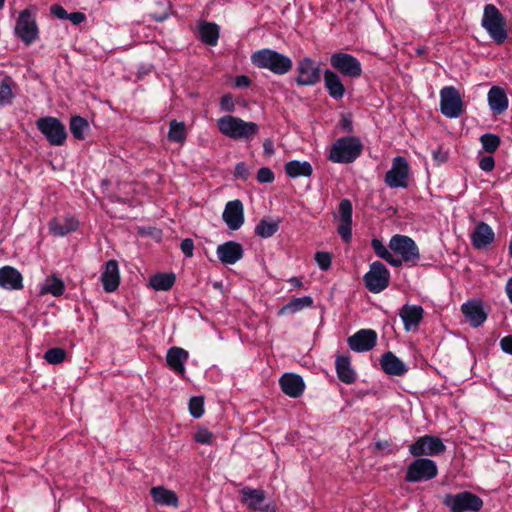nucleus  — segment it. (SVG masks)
Instances as JSON below:
<instances>
[{
    "label": "nucleus",
    "instance_id": "5701e85b",
    "mask_svg": "<svg viewBox=\"0 0 512 512\" xmlns=\"http://www.w3.org/2000/svg\"><path fill=\"white\" fill-rule=\"evenodd\" d=\"M101 282L105 292L111 293L117 290L120 284V273L116 260L106 262L105 269L101 274Z\"/></svg>",
    "mask_w": 512,
    "mask_h": 512
},
{
    "label": "nucleus",
    "instance_id": "6ab92c4d",
    "mask_svg": "<svg viewBox=\"0 0 512 512\" xmlns=\"http://www.w3.org/2000/svg\"><path fill=\"white\" fill-rule=\"evenodd\" d=\"M377 341V333L372 329H361L348 338L351 350L362 353L371 350Z\"/></svg>",
    "mask_w": 512,
    "mask_h": 512
},
{
    "label": "nucleus",
    "instance_id": "39448f33",
    "mask_svg": "<svg viewBox=\"0 0 512 512\" xmlns=\"http://www.w3.org/2000/svg\"><path fill=\"white\" fill-rule=\"evenodd\" d=\"M389 249L397 255L395 257L400 262V266L403 263L415 266L420 259L418 246L412 238L406 235H393L389 241Z\"/></svg>",
    "mask_w": 512,
    "mask_h": 512
},
{
    "label": "nucleus",
    "instance_id": "20e7f679",
    "mask_svg": "<svg viewBox=\"0 0 512 512\" xmlns=\"http://www.w3.org/2000/svg\"><path fill=\"white\" fill-rule=\"evenodd\" d=\"M219 131L231 139H249L257 134L259 128L254 122H246L241 118L225 115L217 120Z\"/></svg>",
    "mask_w": 512,
    "mask_h": 512
},
{
    "label": "nucleus",
    "instance_id": "cd10ccee",
    "mask_svg": "<svg viewBox=\"0 0 512 512\" xmlns=\"http://www.w3.org/2000/svg\"><path fill=\"white\" fill-rule=\"evenodd\" d=\"M324 85L326 90L328 91L329 96L336 100L340 101L343 99L345 95V87L342 83L340 76L331 71L329 69L324 71Z\"/></svg>",
    "mask_w": 512,
    "mask_h": 512
},
{
    "label": "nucleus",
    "instance_id": "09e8293b",
    "mask_svg": "<svg viewBox=\"0 0 512 512\" xmlns=\"http://www.w3.org/2000/svg\"><path fill=\"white\" fill-rule=\"evenodd\" d=\"M314 258L321 270L326 271L330 268L332 259L328 252H317Z\"/></svg>",
    "mask_w": 512,
    "mask_h": 512
},
{
    "label": "nucleus",
    "instance_id": "aec40b11",
    "mask_svg": "<svg viewBox=\"0 0 512 512\" xmlns=\"http://www.w3.org/2000/svg\"><path fill=\"white\" fill-rule=\"evenodd\" d=\"M241 501L251 510L263 512H274L270 505H262L265 500V492L262 489L244 487L241 490Z\"/></svg>",
    "mask_w": 512,
    "mask_h": 512
},
{
    "label": "nucleus",
    "instance_id": "13d9d810",
    "mask_svg": "<svg viewBox=\"0 0 512 512\" xmlns=\"http://www.w3.org/2000/svg\"><path fill=\"white\" fill-rule=\"evenodd\" d=\"M235 175L239 176V177H241L243 179L247 178V176H248V169H247L245 163L240 162V163H238L236 165V167H235Z\"/></svg>",
    "mask_w": 512,
    "mask_h": 512
},
{
    "label": "nucleus",
    "instance_id": "69168bd1",
    "mask_svg": "<svg viewBox=\"0 0 512 512\" xmlns=\"http://www.w3.org/2000/svg\"><path fill=\"white\" fill-rule=\"evenodd\" d=\"M289 282L292 284L293 287H300L302 285V281L298 277H291L289 279Z\"/></svg>",
    "mask_w": 512,
    "mask_h": 512
},
{
    "label": "nucleus",
    "instance_id": "c9c22d12",
    "mask_svg": "<svg viewBox=\"0 0 512 512\" xmlns=\"http://www.w3.org/2000/svg\"><path fill=\"white\" fill-rule=\"evenodd\" d=\"M285 172L290 178L310 177L313 168L308 161L292 160L285 164Z\"/></svg>",
    "mask_w": 512,
    "mask_h": 512
},
{
    "label": "nucleus",
    "instance_id": "4c0bfd02",
    "mask_svg": "<svg viewBox=\"0 0 512 512\" xmlns=\"http://www.w3.org/2000/svg\"><path fill=\"white\" fill-rule=\"evenodd\" d=\"M64 291V282L56 275L48 276L40 285L39 290L41 295L51 294L54 297L63 295Z\"/></svg>",
    "mask_w": 512,
    "mask_h": 512
},
{
    "label": "nucleus",
    "instance_id": "473e14b6",
    "mask_svg": "<svg viewBox=\"0 0 512 512\" xmlns=\"http://www.w3.org/2000/svg\"><path fill=\"white\" fill-rule=\"evenodd\" d=\"M150 493L153 501L157 505L171 507L178 506V497L172 490H169L163 486H156L151 489Z\"/></svg>",
    "mask_w": 512,
    "mask_h": 512
},
{
    "label": "nucleus",
    "instance_id": "a18cd8bd",
    "mask_svg": "<svg viewBox=\"0 0 512 512\" xmlns=\"http://www.w3.org/2000/svg\"><path fill=\"white\" fill-rule=\"evenodd\" d=\"M194 440L200 444L213 445L216 441V437L207 428L200 427L194 434Z\"/></svg>",
    "mask_w": 512,
    "mask_h": 512
},
{
    "label": "nucleus",
    "instance_id": "680f3d73",
    "mask_svg": "<svg viewBox=\"0 0 512 512\" xmlns=\"http://www.w3.org/2000/svg\"><path fill=\"white\" fill-rule=\"evenodd\" d=\"M263 151L266 156H271L274 153V146L270 140L263 143Z\"/></svg>",
    "mask_w": 512,
    "mask_h": 512
},
{
    "label": "nucleus",
    "instance_id": "f8f14e48",
    "mask_svg": "<svg viewBox=\"0 0 512 512\" xmlns=\"http://www.w3.org/2000/svg\"><path fill=\"white\" fill-rule=\"evenodd\" d=\"M331 66L343 76L359 78L362 75V66L359 60L351 54L337 52L330 57Z\"/></svg>",
    "mask_w": 512,
    "mask_h": 512
},
{
    "label": "nucleus",
    "instance_id": "c03bdc74",
    "mask_svg": "<svg viewBox=\"0 0 512 512\" xmlns=\"http://www.w3.org/2000/svg\"><path fill=\"white\" fill-rule=\"evenodd\" d=\"M480 142L486 152L493 153L498 149L501 141L497 135L487 133L481 136Z\"/></svg>",
    "mask_w": 512,
    "mask_h": 512
},
{
    "label": "nucleus",
    "instance_id": "7c9ffc66",
    "mask_svg": "<svg viewBox=\"0 0 512 512\" xmlns=\"http://www.w3.org/2000/svg\"><path fill=\"white\" fill-rule=\"evenodd\" d=\"M22 280V275L17 269L11 266L0 268V287L7 290H18L23 286Z\"/></svg>",
    "mask_w": 512,
    "mask_h": 512
},
{
    "label": "nucleus",
    "instance_id": "e2e57ef3",
    "mask_svg": "<svg viewBox=\"0 0 512 512\" xmlns=\"http://www.w3.org/2000/svg\"><path fill=\"white\" fill-rule=\"evenodd\" d=\"M433 158L441 163L446 161L447 154L439 148L438 150L433 151Z\"/></svg>",
    "mask_w": 512,
    "mask_h": 512
},
{
    "label": "nucleus",
    "instance_id": "37998d69",
    "mask_svg": "<svg viewBox=\"0 0 512 512\" xmlns=\"http://www.w3.org/2000/svg\"><path fill=\"white\" fill-rule=\"evenodd\" d=\"M12 81L10 78L3 79L0 83V105H8L13 98Z\"/></svg>",
    "mask_w": 512,
    "mask_h": 512
},
{
    "label": "nucleus",
    "instance_id": "b1692460",
    "mask_svg": "<svg viewBox=\"0 0 512 512\" xmlns=\"http://www.w3.org/2000/svg\"><path fill=\"white\" fill-rule=\"evenodd\" d=\"M423 314L424 310L421 306L409 304H405L399 312V316L403 321L406 331L417 329L423 318Z\"/></svg>",
    "mask_w": 512,
    "mask_h": 512
},
{
    "label": "nucleus",
    "instance_id": "412c9836",
    "mask_svg": "<svg viewBox=\"0 0 512 512\" xmlns=\"http://www.w3.org/2000/svg\"><path fill=\"white\" fill-rule=\"evenodd\" d=\"M219 261L224 265H234L242 259L244 251L240 243L228 241L220 244L216 249Z\"/></svg>",
    "mask_w": 512,
    "mask_h": 512
},
{
    "label": "nucleus",
    "instance_id": "f3484780",
    "mask_svg": "<svg viewBox=\"0 0 512 512\" xmlns=\"http://www.w3.org/2000/svg\"><path fill=\"white\" fill-rule=\"evenodd\" d=\"M222 219L230 230L240 229L244 223L243 203L238 199L228 201L224 207Z\"/></svg>",
    "mask_w": 512,
    "mask_h": 512
},
{
    "label": "nucleus",
    "instance_id": "4468645a",
    "mask_svg": "<svg viewBox=\"0 0 512 512\" xmlns=\"http://www.w3.org/2000/svg\"><path fill=\"white\" fill-rule=\"evenodd\" d=\"M295 81L299 86H314L321 79L320 66L310 57H305L297 63Z\"/></svg>",
    "mask_w": 512,
    "mask_h": 512
},
{
    "label": "nucleus",
    "instance_id": "a19ab883",
    "mask_svg": "<svg viewBox=\"0 0 512 512\" xmlns=\"http://www.w3.org/2000/svg\"><path fill=\"white\" fill-rule=\"evenodd\" d=\"M187 137V129L184 122L172 120L169 124L168 139L171 142L183 144Z\"/></svg>",
    "mask_w": 512,
    "mask_h": 512
},
{
    "label": "nucleus",
    "instance_id": "2eb2a0df",
    "mask_svg": "<svg viewBox=\"0 0 512 512\" xmlns=\"http://www.w3.org/2000/svg\"><path fill=\"white\" fill-rule=\"evenodd\" d=\"M446 447L442 440L437 436H429L425 435L419 437L412 445L409 447V452L413 456H435L443 453Z\"/></svg>",
    "mask_w": 512,
    "mask_h": 512
},
{
    "label": "nucleus",
    "instance_id": "3c124183",
    "mask_svg": "<svg viewBox=\"0 0 512 512\" xmlns=\"http://www.w3.org/2000/svg\"><path fill=\"white\" fill-rule=\"evenodd\" d=\"M220 110L223 112H234L235 103L230 94H225L220 99Z\"/></svg>",
    "mask_w": 512,
    "mask_h": 512
},
{
    "label": "nucleus",
    "instance_id": "a878e982",
    "mask_svg": "<svg viewBox=\"0 0 512 512\" xmlns=\"http://www.w3.org/2000/svg\"><path fill=\"white\" fill-rule=\"evenodd\" d=\"M189 357L188 352L180 347H171L167 351L166 361L171 370L183 377L185 375V362Z\"/></svg>",
    "mask_w": 512,
    "mask_h": 512
},
{
    "label": "nucleus",
    "instance_id": "ddd939ff",
    "mask_svg": "<svg viewBox=\"0 0 512 512\" xmlns=\"http://www.w3.org/2000/svg\"><path fill=\"white\" fill-rule=\"evenodd\" d=\"M409 164L402 156L393 158L392 166L385 174V183L390 188H406L408 185Z\"/></svg>",
    "mask_w": 512,
    "mask_h": 512
},
{
    "label": "nucleus",
    "instance_id": "603ef678",
    "mask_svg": "<svg viewBox=\"0 0 512 512\" xmlns=\"http://www.w3.org/2000/svg\"><path fill=\"white\" fill-rule=\"evenodd\" d=\"M180 249L186 257L191 258L193 256V251H194L193 240L190 238H186V239L182 240V242L180 244Z\"/></svg>",
    "mask_w": 512,
    "mask_h": 512
},
{
    "label": "nucleus",
    "instance_id": "c85d7f7f",
    "mask_svg": "<svg viewBox=\"0 0 512 512\" xmlns=\"http://www.w3.org/2000/svg\"><path fill=\"white\" fill-rule=\"evenodd\" d=\"M488 104L491 111L499 115L507 110L509 101L503 88L492 86L487 95Z\"/></svg>",
    "mask_w": 512,
    "mask_h": 512
},
{
    "label": "nucleus",
    "instance_id": "f704fd0d",
    "mask_svg": "<svg viewBox=\"0 0 512 512\" xmlns=\"http://www.w3.org/2000/svg\"><path fill=\"white\" fill-rule=\"evenodd\" d=\"M313 306V299L311 296H303L291 299L286 305L282 306L278 315H288L295 314L297 312L302 311L305 308H310Z\"/></svg>",
    "mask_w": 512,
    "mask_h": 512
},
{
    "label": "nucleus",
    "instance_id": "ea45409f",
    "mask_svg": "<svg viewBox=\"0 0 512 512\" xmlns=\"http://www.w3.org/2000/svg\"><path fill=\"white\" fill-rule=\"evenodd\" d=\"M371 246L375 252V254L388 262L393 267H400V262L396 259V257L393 255L392 251L387 248L381 240L374 238L371 241Z\"/></svg>",
    "mask_w": 512,
    "mask_h": 512
},
{
    "label": "nucleus",
    "instance_id": "6e6552de",
    "mask_svg": "<svg viewBox=\"0 0 512 512\" xmlns=\"http://www.w3.org/2000/svg\"><path fill=\"white\" fill-rule=\"evenodd\" d=\"M363 281L368 291L374 294L381 293L389 286L390 271L382 262L375 261L370 264Z\"/></svg>",
    "mask_w": 512,
    "mask_h": 512
},
{
    "label": "nucleus",
    "instance_id": "2f4dec72",
    "mask_svg": "<svg viewBox=\"0 0 512 512\" xmlns=\"http://www.w3.org/2000/svg\"><path fill=\"white\" fill-rule=\"evenodd\" d=\"M78 220L71 215H66L63 220L52 219L48 228L51 234L55 236H65L78 228Z\"/></svg>",
    "mask_w": 512,
    "mask_h": 512
},
{
    "label": "nucleus",
    "instance_id": "e433bc0d",
    "mask_svg": "<svg viewBox=\"0 0 512 512\" xmlns=\"http://www.w3.org/2000/svg\"><path fill=\"white\" fill-rule=\"evenodd\" d=\"M280 222L279 218H262L255 226L254 233L263 239L270 238L279 230Z\"/></svg>",
    "mask_w": 512,
    "mask_h": 512
},
{
    "label": "nucleus",
    "instance_id": "393cba45",
    "mask_svg": "<svg viewBox=\"0 0 512 512\" xmlns=\"http://www.w3.org/2000/svg\"><path fill=\"white\" fill-rule=\"evenodd\" d=\"M461 311L473 327H479L487 319L482 303L478 300L467 301L462 305Z\"/></svg>",
    "mask_w": 512,
    "mask_h": 512
},
{
    "label": "nucleus",
    "instance_id": "052dcab7",
    "mask_svg": "<svg viewBox=\"0 0 512 512\" xmlns=\"http://www.w3.org/2000/svg\"><path fill=\"white\" fill-rule=\"evenodd\" d=\"M235 85L237 87H248L250 85V79L245 75L237 76L235 79Z\"/></svg>",
    "mask_w": 512,
    "mask_h": 512
},
{
    "label": "nucleus",
    "instance_id": "338daca9",
    "mask_svg": "<svg viewBox=\"0 0 512 512\" xmlns=\"http://www.w3.org/2000/svg\"><path fill=\"white\" fill-rule=\"evenodd\" d=\"M4 4H5V0H0V9H2L4 7Z\"/></svg>",
    "mask_w": 512,
    "mask_h": 512
},
{
    "label": "nucleus",
    "instance_id": "bb28decb",
    "mask_svg": "<svg viewBox=\"0 0 512 512\" xmlns=\"http://www.w3.org/2000/svg\"><path fill=\"white\" fill-rule=\"evenodd\" d=\"M380 366L382 370L392 376H402L407 372V366L394 353L388 351L381 356Z\"/></svg>",
    "mask_w": 512,
    "mask_h": 512
},
{
    "label": "nucleus",
    "instance_id": "58836bf2",
    "mask_svg": "<svg viewBox=\"0 0 512 512\" xmlns=\"http://www.w3.org/2000/svg\"><path fill=\"white\" fill-rule=\"evenodd\" d=\"M176 281L174 273H156L150 277L149 285L155 291H168Z\"/></svg>",
    "mask_w": 512,
    "mask_h": 512
},
{
    "label": "nucleus",
    "instance_id": "864d4df0",
    "mask_svg": "<svg viewBox=\"0 0 512 512\" xmlns=\"http://www.w3.org/2000/svg\"><path fill=\"white\" fill-rule=\"evenodd\" d=\"M495 166V161L492 156H484L479 161V167L485 172H490Z\"/></svg>",
    "mask_w": 512,
    "mask_h": 512
},
{
    "label": "nucleus",
    "instance_id": "4d7b16f0",
    "mask_svg": "<svg viewBox=\"0 0 512 512\" xmlns=\"http://www.w3.org/2000/svg\"><path fill=\"white\" fill-rule=\"evenodd\" d=\"M67 19L70 20L74 25H79L85 21L86 17L81 12H73L68 13Z\"/></svg>",
    "mask_w": 512,
    "mask_h": 512
},
{
    "label": "nucleus",
    "instance_id": "79ce46f5",
    "mask_svg": "<svg viewBox=\"0 0 512 512\" xmlns=\"http://www.w3.org/2000/svg\"><path fill=\"white\" fill-rule=\"evenodd\" d=\"M89 129V124L86 119L81 116H73L70 119V131L73 137L77 140H83L86 132Z\"/></svg>",
    "mask_w": 512,
    "mask_h": 512
},
{
    "label": "nucleus",
    "instance_id": "a211bd4d",
    "mask_svg": "<svg viewBox=\"0 0 512 512\" xmlns=\"http://www.w3.org/2000/svg\"><path fill=\"white\" fill-rule=\"evenodd\" d=\"M352 203L349 199H342L339 203V225L338 234L345 243L352 238Z\"/></svg>",
    "mask_w": 512,
    "mask_h": 512
},
{
    "label": "nucleus",
    "instance_id": "9b49d317",
    "mask_svg": "<svg viewBox=\"0 0 512 512\" xmlns=\"http://www.w3.org/2000/svg\"><path fill=\"white\" fill-rule=\"evenodd\" d=\"M463 102L458 90L446 86L440 91V110L448 118H457L462 114Z\"/></svg>",
    "mask_w": 512,
    "mask_h": 512
},
{
    "label": "nucleus",
    "instance_id": "bf43d9fd",
    "mask_svg": "<svg viewBox=\"0 0 512 512\" xmlns=\"http://www.w3.org/2000/svg\"><path fill=\"white\" fill-rule=\"evenodd\" d=\"M341 128L346 132H352L353 130V124L349 117L343 116L340 121Z\"/></svg>",
    "mask_w": 512,
    "mask_h": 512
},
{
    "label": "nucleus",
    "instance_id": "5fc2aeb1",
    "mask_svg": "<svg viewBox=\"0 0 512 512\" xmlns=\"http://www.w3.org/2000/svg\"><path fill=\"white\" fill-rule=\"evenodd\" d=\"M50 12L52 15L61 20H66L68 17V12L61 5L58 4L52 5L50 8Z\"/></svg>",
    "mask_w": 512,
    "mask_h": 512
},
{
    "label": "nucleus",
    "instance_id": "423d86ee",
    "mask_svg": "<svg viewBox=\"0 0 512 512\" xmlns=\"http://www.w3.org/2000/svg\"><path fill=\"white\" fill-rule=\"evenodd\" d=\"M443 504L451 512H477L483 507V500L472 492L463 491L456 494H446Z\"/></svg>",
    "mask_w": 512,
    "mask_h": 512
},
{
    "label": "nucleus",
    "instance_id": "72a5a7b5",
    "mask_svg": "<svg viewBox=\"0 0 512 512\" xmlns=\"http://www.w3.org/2000/svg\"><path fill=\"white\" fill-rule=\"evenodd\" d=\"M201 41L207 45L215 46L219 39V26L215 23L203 21L198 25Z\"/></svg>",
    "mask_w": 512,
    "mask_h": 512
},
{
    "label": "nucleus",
    "instance_id": "dca6fc26",
    "mask_svg": "<svg viewBox=\"0 0 512 512\" xmlns=\"http://www.w3.org/2000/svg\"><path fill=\"white\" fill-rule=\"evenodd\" d=\"M470 241L475 249H486L494 243L495 232L486 222L478 221L470 232Z\"/></svg>",
    "mask_w": 512,
    "mask_h": 512
},
{
    "label": "nucleus",
    "instance_id": "1a4fd4ad",
    "mask_svg": "<svg viewBox=\"0 0 512 512\" xmlns=\"http://www.w3.org/2000/svg\"><path fill=\"white\" fill-rule=\"evenodd\" d=\"M438 474L436 462L429 458H418L412 461L406 471L405 479L408 482L416 483L428 481L435 478Z\"/></svg>",
    "mask_w": 512,
    "mask_h": 512
},
{
    "label": "nucleus",
    "instance_id": "0e129e2a",
    "mask_svg": "<svg viewBox=\"0 0 512 512\" xmlns=\"http://www.w3.org/2000/svg\"><path fill=\"white\" fill-rule=\"evenodd\" d=\"M505 291H506L509 301L512 303V277L508 279L506 286H505Z\"/></svg>",
    "mask_w": 512,
    "mask_h": 512
},
{
    "label": "nucleus",
    "instance_id": "f03ea898",
    "mask_svg": "<svg viewBox=\"0 0 512 512\" xmlns=\"http://www.w3.org/2000/svg\"><path fill=\"white\" fill-rule=\"evenodd\" d=\"M481 26L496 44H503L508 38L506 19L493 4L484 6Z\"/></svg>",
    "mask_w": 512,
    "mask_h": 512
},
{
    "label": "nucleus",
    "instance_id": "4be33fe9",
    "mask_svg": "<svg viewBox=\"0 0 512 512\" xmlns=\"http://www.w3.org/2000/svg\"><path fill=\"white\" fill-rule=\"evenodd\" d=\"M279 385L283 393L291 398L300 397L305 389L302 377L294 373H284L279 379Z\"/></svg>",
    "mask_w": 512,
    "mask_h": 512
},
{
    "label": "nucleus",
    "instance_id": "6e6d98bb",
    "mask_svg": "<svg viewBox=\"0 0 512 512\" xmlns=\"http://www.w3.org/2000/svg\"><path fill=\"white\" fill-rule=\"evenodd\" d=\"M500 347L505 353L512 355V336L502 338L500 340Z\"/></svg>",
    "mask_w": 512,
    "mask_h": 512
},
{
    "label": "nucleus",
    "instance_id": "de8ad7c7",
    "mask_svg": "<svg viewBox=\"0 0 512 512\" xmlns=\"http://www.w3.org/2000/svg\"><path fill=\"white\" fill-rule=\"evenodd\" d=\"M189 411L194 418L202 417L204 413V399L202 397H192L189 401Z\"/></svg>",
    "mask_w": 512,
    "mask_h": 512
},
{
    "label": "nucleus",
    "instance_id": "7ed1b4c3",
    "mask_svg": "<svg viewBox=\"0 0 512 512\" xmlns=\"http://www.w3.org/2000/svg\"><path fill=\"white\" fill-rule=\"evenodd\" d=\"M362 148L363 145L359 138L354 136L341 137L331 146L328 159L333 163L349 164L361 155Z\"/></svg>",
    "mask_w": 512,
    "mask_h": 512
},
{
    "label": "nucleus",
    "instance_id": "8fccbe9b",
    "mask_svg": "<svg viewBox=\"0 0 512 512\" xmlns=\"http://www.w3.org/2000/svg\"><path fill=\"white\" fill-rule=\"evenodd\" d=\"M274 178V173L268 167H262L257 172V181L260 183H272Z\"/></svg>",
    "mask_w": 512,
    "mask_h": 512
},
{
    "label": "nucleus",
    "instance_id": "0eeeda50",
    "mask_svg": "<svg viewBox=\"0 0 512 512\" xmlns=\"http://www.w3.org/2000/svg\"><path fill=\"white\" fill-rule=\"evenodd\" d=\"M14 33L26 45H31L38 39L39 29L36 16L30 9L19 12Z\"/></svg>",
    "mask_w": 512,
    "mask_h": 512
},
{
    "label": "nucleus",
    "instance_id": "c756f323",
    "mask_svg": "<svg viewBox=\"0 0 512 512\" xmlns=\"http://www.w3.org/2000/svg\"><path fill=\"white\" fill-rule=\"evenodd\" d=\"M336 373L339 380L345 384H352L356 381L357 374L352 368L351 359L348 355H338L335 360Z\"/></svg>",
    "mask_w": 512,
    "mask_h": 512
},
{
    "label": "nucleus",
    "instance_id": "9d476101",
    "mask_svg": "<svg viewBox=\"0 0 512 512\" xmlns=\"http://www.w3.org/2000/svg\"><path fill=\"white\" fill-rule=\"evenodd\" d=\"M38 130L53 146H61L67 138L65 126L55 117L46 116L36 121Z\"/></svg>",
    "mask_w": 512,
    "mask_h": 512
},
{
    "label": "nucleus",
    "instance_id": "774afa93",
    "mask_svg": "<svg viewBox=\"0 0 512 512\" xmlns=\"http://www.w3.org/2000/svg\"><path fill=\"white\" fill-rule=\"evenodd\" d=\"M418 54H422L423 53V50L422 49H418Z\"/></svg>",
    "mask_w": 512,
    "mask_h": 512
},
{
    "label": "nucleus",
    "instance_id": "f257e3e1",
    "mask_svg": "<svg viewBox=\"0 0 512 512\" xmlns=\"http://www.w3.org/2000/svg\"><path fill=\"white\" fill-rule=\"evenodd\" d=\"M251 62L260 69H267L276 75L288 73L293 66L292 60L276 50L264 48L251 55Z\"/></svg>",
    "mask_w": 512,
    "mask_h": 512
},
{
    "label": "nucleus",
    "instance_id": "49530a36",
    "mask_svg": "<svg viewBox=\"0 0 512 512\" xmlns=\"http://www.w3.org/2000/svg\"><path fill=\"white\" fill-rule=\"evenodd\" d=\"M66 357V352L62 348H51L47 350L44 354V359L49 364H60L64 361Z\"/></svg>",
    "mask_w": 512,
    "mask_h": 512
}]
</instances>
